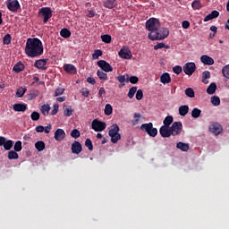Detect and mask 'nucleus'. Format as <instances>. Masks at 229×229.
<instances>
[{"label": "nucleus", "instance_id": "nucleus-1", "mask_svg": "<svg viewBox=\"0 0 229 229\" xmlns=\"http://www.w3.org/2000/svg\"><path fill=\"white\" fill-rule=\"evenodd\" d=\"M25 53L27 56H30V58H37L38 56L44 55V46L42 45V41L38 39V38H28Z\"/></svg>", "mask_w": 229, "mask_h": 229}, {"label": "nucleus", "instance_id": "nucleus-2", "mask_svg": "<svg viewBox=\"0 0 229 229\" xmlns=\"http://www.w3.org/2000/svg\"><path fill=\"white\" fill-rule=\"evenodd\" d=\"M169 37V29H157L155 32L148 33L149 40H164Z\"/></svg>", "mask_w": 229, "mask_h": 229}, {"label": "nucleus", "instance_id": "nucleus-3", "mask_svg": "<svg viewBox=\"0 0 229 229\" xmlns=\"http://www.w3.org/2000/svg\"><path fill=\"white\" fill-rule=\"evenodd\" d=\"M146 28L150 33H155L160 28V21L157 18H150L146 21Z\"/></svg>", "mask_w": 229, "mask_h": 229}, {"label": "nucleus", "instance_id": "nucleus-4", "mask_svg": "<svg viewBox=\"0 0 229 229\" xmlns=\"http://www.w3.org/2000/svg\"><path fill=\"white\" fill-rule=\"evenodd\" d=\"M38 17L43 19L44 24H47L49 19L53 17V11L49 7H43L38 11Z\"/></svg>", "mask_w": 229, "mask_h": 229}, {"label": "nucleus", "instance_id": "nucleus-5", "mask_svg": "<svg viewBox=\"0 0 229 229\" xmlns=\"http://www.w3.org/2000/svg\"><path fill=\"white\" fill-rule=\"evenodd\" d=\"M140 130H142L143 131H146V133H148L149 137H157V135H158V130L153 127V123H143L140 126Z\"/></svg>", "mask_w": 229, "mask_h": 229}, {"label": "nucleus", "instance_id": "nucleus-6", "mask_svg": "<svg viewBox=\"0 0 229 229\" xmlns=\"http://www.w3.org/2000/svg\"><path fill=\"white\" fill-rule=\"evenodd\" d=\"M91 128L94 130V131H103L104 130H106V123L95 119L91 123Z\"/></svg>", "mask_w": 229, "mask_h": 229}, {"label": "nucleus", "instance_id": "nucleus-7", "mask_svg": "<svg viewBox=\"0 0 229 229\" xmlns=\"http://www.w3.org/2000/svg\"><path fill=\"white\" fill-rule=\"evenodd\" d=\"M182 130H183V124H182V122H174L170 127V131L174 137L180 135V133H182Z\"/></svg>", "mask_w": 229, "mask_h": 229}, {"label": "nucleus", "instance_id": "nucleus-8", "mask_svg": "<svg viewBox=\"0 0 229 229\" xmlns=\"http://www.w3.org/2000/svg\"><path fill=\"white\" fill-rule=\"evenodd\" d=\"M209 131L214 135H220L223 132V125L217 122H212L209 126Z\"/></svg>", "mask_w": 229, "mask_h": 229}, {"label": "nucleus", "instance_id": "nucleus-9", "mask_svg": "<svg viewBox=\"0 0 229 229\" xmlns=\"http://www.w3.org/2000/svg\"><path fill=\"white\" fill-rule=\"evenodd\" d=\"M183 72L187 75V76H192V74H194V72H196V64L195 63H186L183 65Z\"/></svg>", "mask_w": 229, "mask_h": 229}, {"label": "nucleus", "instance_id": "nucleus-10", "mask_svg": "<svg viewBox=\"0 0 229 229\" xmlns=\"http://www.w3.org/2000/svg\"><path fill=\"white\" fill-rule=\"evenodd\" d=\"M0 146H4L5 151H10L13 148V140H6L5 137L0 136Z\"/></svg>", "mask_w": 229, "mask_h": 229}, {"label": "nucleus", "instance_id": "nucleus-11", "mask_svg": "<svg viewBox=\"0 0 229 229\" xmlns=\"http://www.w3.org/2000/svg\"><path fill=\"white\" fill-rule=\"evenodd\" d=\"M97 65H98L104 72H112L114 71V67L105 60L98 61Z\"/></svg>", "mask_w": 229, "mask_h": 229}, {"label": "nucleus", "instance_id": "nucleus-12", "mask_svg": "<svg viewBox=\"0 0 229 229\" xmlns=\"http://www.w3.org/2000/svg\"><path fill=\"white\" fill-rule=\"evenodd\" d=\"M159 133L163 139H167L173 135L171 132V127H167L165 125H162L159 129Z\"/></svg>", "mask_w": 229, "mask_h": 229}, {"label": "nucleus", "instance_id": "nucleus-13", "mask_svg": "<svg viewBox=\"0 0 229 229\" xmlns=\"http://www.w3.org/2000/svg\"><path fill=\"white\" fill-rule=\"evenodd\" d=\"M7 8L10 12H17L21 8V4H19V0H10L7 4Z\"/></svg>", "mask_w": 229, "mask_h": 229}, {"label": "nucleus", "instance_id": "nucleus-14", "mask_svg": "<svg viewBox=\"0 0 229 229\" xmlns=\"http://www.w3.org/2000/svg\"><path fill=\"white\" fill-rule=\"evenodd\" d=\"M46 65H47V59H38L34 63V67L40 69L41 71H46V69H47Z\"/></svg>", "mask_w": 229, "mask_h": 229}, {"label": "nucleus", "instance_id": "nucleus-15", "mask_svg": "<svg viewBox=\"0 0 229 229\" xmlns=\"http://www.w3.org/2000/svg\"><path fill=\"white\" fill-rule=\"evenodd\" d=\"M81 151H83L81 143H80V141H74L72 144V153H73V155H80Z\"/></svg>", "mask_w": 229, "mask_h": 229}, {"label": "nucleus", "instance_id": "nucleus-16", "mask_svg": "<svg viewBox=\"0 0 229 229\" xmlns=\"http://www.w3.org/2000/svg\"><path fill=\"white\" fill-rule=\"evenodd\" d=\"M54 139L57 140V142H62V140L65 139V131H64V129H57L55 132Z\"/></svg>", "mask_w": 229, "mask_h": 229}, {"label": "nucleus", "instance_id": "nucleus-17", "mask_svg": "<svg viewBox=\"0 0 229 229\" xmlns=\"http://www.w3.org/2000/svg\"><path fill=\"white\" fill-rule=\"evenodd\" d=\"M120 58H123V60H130L131 58V51L122 48L118 53Z\"/></svg>", "mask_w": 229, "mask_h": 229}, {"label": "nucleus", "instance_id": "nucleus-18", "mask_svg": "<svg viewBox=\"0 0 229 229\" xmlns=\"http://www.w3.org/2000/svg\"><path fill=\"white\" fill-rule=\"evenodd\" d=\"M200 62L204 64V65H214V58L207 55L200 56Z\"/></svg>", "mask_w": 229, "mask_h": 229}, {"label": "nucleus", "instance_id": "nucleus-19", "mask_svg": "<svg viewBox=\"0 0 229 229\" xmlns=\"http://www.w3.org/2000/svg\"><path fill=\"white\" fill-rule=\"evenodd\" d=\"M13 108L14 112H26V110H28V105L18 103V104H14L13 106Z\"/></svg>", "mask_w": 229, "mask_h": 229}, {"label": "nucleus", "instance_id": "nucleus-20", "mask_svg": "<svg viewBox=\"0 0 229 229\" xmlns=\"http://www.w3.org/2000/svg\"><path fill=\"white\" fill-rule=\"evenodd\" d=\"M103 5L105 8H108L109 10H112L117 6V2L115 0H104Z\"/></svg>", "mask_w": 229, "mask_h": 229}, {"label": "nucleus", "instance_id": "nucleus-21", "mask_svg": "<svg viewBox=\"0 0 229 229\" xmlns=\"http://www.w3.org/2000/svg\"><path fill=\"white\" fill-rule=\"evenodd\" d=\"M217 17H219V12L212 11L204 18V22H208V21H212V19H217Z\"/></svg>", "mask_w": 229, "mask_h": 229}, {"label": "nucleus", "instance_id": "nucleus-22", "mask_svg": "<svg viewBox=\"0 0 229 229\" xmlns=\"http://www.w3.org/2000/svg\"><path fill=\"white\" fill-rule=\"evenodd\" d=\"M64 71H65V72H68L69 74H76L77 72L76 66L72 64H64Z\"/></svg>", "mask_w": 229, "mask_h": 229}, {"label": "nucleus", "instance_id": "nucleus-23", "mask_svg": "<svg viewBox=\"0 0 229 229\" xmlns=\"http://www.w3.org/2000/svg\"><path fill=\"white\" fill-rule=\"evenodd\" d=\"M160 81L161 83H163L164 85H167L169 83H171V75H169L168 72H165L161 75L160 77Z\"/></svg>", "mask_w": 229, "mask_h": 229}, {"label": "nucleus", "instance_id": "nucleus-24", "mask_svg": "<svg viewBox=\"0 0 229 229\" xmlns=\"http://www.w3.org/2000/svg\"><path fill=\"white\" fill-rule=\"evenodd\" d=\"M39 94H40V91L37 89H31L27 95V98L29 101H32V99H36L37 98H38Z\"/></svg>", "mask_w": 229, "mask_h": 229}, {"label": "nucleus", "instance_id": "nucleus-25", "mask_svg": "<svg viewBox=\"0 0 229 229\" xmlns=\"http://www.w3.org/2000/svg\"><path fill=\"white\" fill-rule=\"evenodd\" d=\"M119 125H117V123L113 124L108 132L109 137H114V135L119 133Z\"/></svg>", "mask_w": 229, "mask_h": 229}, {"label": "nucleus", "instance_id": "nucleus-26", "mask_svg": "<svg viewBox=\"0 0 229 229\" xmlns=\"http://www.w3.org/2000/svg\"><path fill=\"white\" fill-rule=\"evenodd\" d=\"M13 71L14 72H22V71H24V64H22V62H18L13 68Z\"/></svg>", "mask_w": 229, "mask_h": 229}, {"label": "nucleus", "instance_id": "nucleus-27", "mask_svg": "<svg viewBox=\"0 0 229 229\" xmlns=\"http://www.w3.org/2000/svg\"><path fill=\"white\" fill-rule=\"evenodd\" d=\"M187 114H189V106H181L179 107V114L182 115V117H185Z\"/></svg>", "mask_w": 229, "mask_h": 229}, {"label": "nucleus", "instance_id": "nucleus-28", "mask_svg": "<svg viewBox=\"0 0 229 229\" xmlns=\"http://www.w3.org/2000/svg\"><path fill=\"white\" fill-rule=\"evenodd\" d=\"M176 148L177 149H181V151H189V144L187 143H183L182 141H179L177 144H176Z\"/></svg>", "mask_w": 229, "mask_h": 229}, {"label": "nucleus", "instance_id": "nucleus-29", "mask_svg": "<svg viewBox=\"0 0 229 229\" xmlns=\"http://www.w3.org/2000/svg\"><path fill=\"white\" fill-rule=\"evenodd\" d=\"M217 89V85L216 84V82H212L207 89V92L209 94V95H212V94H216V90Z\"/></svg>", "mask_w": 229, "mask_h": 229}, {"label": "nucleus", "instance_id": "nucleus-30", "mask_svg": "<svg viewBox=\"0 0 229 229\" xmlns=\"http://www.w3.org/2000/svg\"><path fill=\"white\" fill-rule=\"evenodd\" d=\"M9 160H17L19 158V154L15 150H10L7 155Z\"/></svg>", "mask_w": 229, "mask_h": 229}, {"label": "nucleus", "instance_id": "nucleus-31", "mask_svg": "<svg viewBox=\"0 0 229 229\" xmlns=\"http://www.w3.org/2000/svg\"><path fill=\"white\" fill-rule=\"evenodd\" d=\"M116 80L119 81V89H123L124 85H126L124 82L126 81L127 78L124 75H118L116 77Z\"/></svg>", "mask_w": 229, "mask_h": 229}, {"label": "nucleus", "instance_id": "nucleus-32", "mask_svg": "<svg viewBox=\"0 0 229 229\" xmlns=\"http://www.w3.org/2000/svg\"><path fill=\"white\" fill-rule=\"evenodd\" d=\"M208 80H210V72L208 71H205L202 72V83L205 85L208 84Z\"/></svg>", "mask_w": 229, "mask_h": 229}, {"label": "nucleus", "instance_id": "nucleus-33", "mask_svg": "<svg viewBox=\"0 0 229 229\" xmlns=\"http://www.w3.org/2000/svg\"><path fill=\"white\" fill-rule=\"evenodd\" d=\"M173 121H174V119L173 118V116L171 115H167L164 121H163V123L164 125L163 126H166L169 128V126H171V124H173Z\"/></svg>", "mask_w": 229, "mask_h": 229}, {"label": "nucleus", "instance_id": "nucleus-34", "mask_svg": "<svg viewBox=\"0 0 229 229\" xmlns=\"http://www.w3.org/2000/svg\"><path fill=\"white\" fill-rule=\"evenodd\" d=\"M35 148L38 151H44L46 149V143L42 140L37 141L35 143Z\"/></svg>", "mask_w": 229, "mask_h": 229}, {"label": "nucleus", "instance_id": "nucleus-35", "mask_svg": "<svg viewBox=\"0 0 229 229\" xmlns=\"http://www.w3.org/2000/svg\"><path fill=\"white\" fill-rule=\"evenodd\" d=\"M126 83H131V85H137L139 83V77L132 75L126 79Z\"/></svg>", "mask_w": 229, "mask_h": 229}, {"label": "nucleus", "instance_id": "nucleus-36", "mask_svg": "<svg viewBox=\"0 0 229 229\" xmlns=\"http://www.w3.org/2000/svg\"><path fill=\"white\" fill-rule=\"evenodd\" d=\"M191 7L193 10H201V8H203V4H201V1L194 0L191 4Z\"/></svg>", "mask_w": 229, "mask_h": 229}, {"label": "nucleus", "instance_id": "nucleus-37", "mask_svg": "<svg viewBox=\"0 0 229 229\" xmlns=\"http://www.w3.org/2000/svg\"><path fill=\"white\" fill-rule=\"evenodd\" d=\"M97 75L99 80H102V81H106V80H108V75L103 71L98 70L97 72Z\"/></svg>", "mask_w": 229, "mask_h": 229}, {"label": "nucleus", "instance_id": "nucleus-38", "mask_svg": "<svg viewBox=\"0 0 229 229\" xmlns=\"http://www.w3.org/2000/svg\"><path fill=\"white\" fill-rule=\"evenodd\" d=\"M60 35L61 37H63V38H69V37H71V30H69V29H62L60 30Z\"/></svg>", "mask_w": 229, "mask_h": 229}, {"label": "nucleus", "instance_id": "nucleus-39", "mask_svg": "<svg viewBox=\"0 0 229 229\" xmlns=\"http://www.w3.org/2000/svg\"><path fill=\"white\" fill-rule=\"evenodd\" d=\"M200 115H201V109L194 107L191 111V117H193V119H198V117H199Z\"/></svg>", "mask_w": 229, "mask_h": 229}, {"label": "nucleus", "instance_id": "nucleus-40", "mask_svg": "<svg viewBox=\"0 0 229 229\" xmlns=\"http://www.w3.org/2000/svg\"><path fill=\"white\" fill-rule=\"evenodd\" d=\"M49 110H51V106H49V105H43L40 108L41 114H43V115H49Z\"/></svg>", "mask_w": 229, "mask_h": 229}, {"label": "nucleus", "instance_id": "nucleus-41", "mask_svg": "<svg viewBox=\"0 0 229 229\" xmlns=\"http://www.w3.org/2000/svg\"><path fill=\"white\" fill-rule=\"evenodd\" d=\"M211 103L214 106H219L221 105V99L217 96L211 97Z\"/></svg>", "mask_w": 229, "mask_h": 229}, {"label": "nucleus", "instance_id": "nucleus-42", "mask_svg": "<svg viewBox=\"0 0 229 229\" xmlns=\"http://www.w3.org/2000/svg\"><path fill=\"white\" fill-rule=\"evenodd\" d=\"M134 119L131 120L132 125L136 126V124H139V122L140 121V117H142V114L135 113L133 114Z\"/></svg>", "mask_w": 229, "mask_h": 229}, {"label": "nucleus", "instance_id": "nucleus-43", "mask_svg": "<svg viewBox=\"0 0 229 229\" xmlns=\"http://www.w3.org/2000/svg\"><path fill=\"white\" fill-rule=\"evenodd\" d=\"M101 40L105 44H110V42H112V36H110L108 34H104L101 36Z\"/></svg>", "mask_w": 229, "mask_h": 229}, {"label": "nucleus", "instance_id": "nucleus-44", "mask_svg": "<svg viewBox=\"0 0 229 229\" xmlns=\"http://www.w3.org/2000/svg\"><path fill=\"white\" fill-rule=\"evenodd\" d=\"M28 89L26 88H19L16 91V98H22Z\"/></svg>", "mask_w": 229, "mask_h": 229}, {"label": "nucleus", "instance_id": "nucleus-45", "mask_svg": "<svg viewBox=\"0 0 229 229\" xmlns=\"http://www.w3.org/2000/svg\"><path fill=\"white\" fill-rule=\"evenodd\" d=\"M14 151L18 152L22 151V141L17 140L13 146Z\"/></svg>", "mask_w": 229, "mask_h": 229}, {"label": "nucleus", "instance_id": "nucleus-46", "mask_svg": "<svg viewBox=\"0 0 229 229\" xmlns=\"http://www.w3.org/2000/svg\"><path fill=\"white\" fill-rule=\"evenodd\" d=\"M3 44H4V46L12 44V35L6 34L3 38Z\"/></svg>", "mask_w": 229, "mask_h": 229}, {"label": "nucleus", "instance_id": "nucleus-47", "mask_svg": "<svg viewBox=\"0 0 229 229\" xmlns=\"http://www.w3.org/2000/svg\"><path fill=\"white\" fill-rule=\"evenodd\" d=\"M222 74L224 78H226L227 80H229V64L223 67Z\"/></svg>", "mask_w": 229, "mask_h": 229}, {"label": "nucleus", "instance_id": "nucleus-48", "mask_svg": "<svg viewBox=\"0 0 229 229\" xmlns=\"http://www.w3.org/2000/svg\"><path fill=\"white\" fill-rule=\"evenodd\" d=\"M74 110H72V108L71 107H64V115H65V117H71V115H72Z\"/></svg>", "mask_w": 229, "mask_h": 229}, {"label": "nucleus", "instance_id": "nucleus-49", "mask_svg": "<svg viewBox=\"0 0 229 229\" xmlns=\"http://www.w3.org/2000/svg\"><path fill=\"white\" fill-rule=\"evenodd\" d=\"M65 92L64 88H57L54 93V98H58V96H62Z\"/></svg>", "mask_w": 229, "mask_h": 229}, {"label": "nucleus", "instance_id": "nucleus-50", "mask_svg": "<svg viewBox=\"0 0 229 229\" xmlns=\"http://www.w3.org/2000/svg\"><path fill=\"white\" fill-rule=\"evenodd\" d=\"M137 92V87L133 86L129 89L128 92V98L130 99H133V96H135V93Z\"/></svg>", "mask_w": 229, "mask_h": 229}, {"label": "nucleus", "instance_id": "nucleus-51", "mask_svg": "<svg viewBox=\"0 0 229 229\" xmlns=\"http://www.w3.org/2000/svg\"><path fill=\"white\" fill-rule=\"evenodd\" d=\"M105 114L106 115H112V112H113V107L112 105L110 104H106L105 106Z\"/></svg>", "mask_w": 229, "mask_h": 229}, {"label": "nucleus", "instance_id": "nucleus-52", "mask_svg": "<svg viewBox=\"0 0 229 229\" xmlns=\"http://www.w3.org/2000/svg\"><path fill=\"white\" fill-rule=\"evenodd\" d=\"M99 56H103V51L99 49L95 50L94 54L92 55L93 60H98Z\"/></svg>", "mask_w": 229, "mask_h": 229}, {"label": "nucleus", "instance_id": "nucleus-53", "mask_svg": "<svg viewBox=\"0 0 229 229\" xmlns=\"http://www.w3.org/2000/svg\"><path fill=\"white\" fill-rule=\"evenodd\" d=\"M184 92L188 98H195L194 89H192V88L186 89Z\"/></svg>", "mask_w": 229, "mask_h": 229}, {"label": "nucleus", "instance_id": "nucleus-54", "mask_svg": "<svg viewBox=\"0 0 229 229\" xmlns=\"http://www.w3.org/2000/svg\"><path fill=\"white\" fill-rule=\"evenodd\" d=\"M81 133L80 132V131L78 129H73L71 132V137H72V139H79V137H81Z\"/></svg>", "mask_w": 229, "mask_h": 229}, {"label": "nucleus", "instance_id": "nucleus-55", "mask_svg": "<svg viewBox=\"0 0 229 229\" xmlns=\"http://www.w3.org/2000/svg\"><path fill=\"white\" fill-rule=\"evenodd\" d=\"M121 140V134L118 132L116 135L111 136V142L113 144H117Z\"/></svg>", "mask_w": 229, "mask_h": 229}, {"label": "nucleus", "instance_id": "nucleus-56", "mask_svg": "<svg viewBox=\"0 0 229 229\" xmlns=\"http://www.w3.org/2000/svg\"><path fill=\"white\" fill-rule=\"evenodd\" d=\"M85 146L89 151H92L94 149V145L92 144V140L90 139L86 140Z\"/></svg>", "mask_w": 229, "mask_h": 229}, {"label": "nucleus", "instance_id": "nucleus-57", "mask_svg": "<svg viewBox=\"0 0 229 229\" xmlns=\"http://www.w3.org/2000/svg\"><path fill=\"white\" fill-rule=\"evenodd\" d=\"M164 47H165L166 49H169V46L165 47V43H157L155 47H154V50L155 51H158V49H164Z\"/></svg>", "mask_w": 229, "mask_h": 229}, {"label": "nucleus", "instance_id": "nucleus-58", "mask_svg": "<svg viewBox=\"0 0 229 229\" xmlns=\"http://www.w3.org/2000/svg\"><path fill=\"white\" fill-rule=\"evenodd\" d=\"M30 119L33 121H38V119H40V114L37 111L32 112L30 114Z\"/></svg>", "mask_w": 229, "mask_h": 229}, {"label": "nucleus", "instance_id": "nucleus-59", "mask_svg": "<svg viewBox=\"0 0 229 229\" xmlns=\"http://www.w3.org/2000/svg\"><path fill=\"white\" fill-rule=\"evenodd\" d=\"M142 98H144V93L142 92V89L136 90V99L138 101H140V99H142Z\"/></svg>", "mask_w": 229, "mask_h": 229}, {"label": "nucleus", "instance_id": "nucleus-60", "mask_svg": "<svg viewBox=\"0 0 229 229\" xmlns=\"http://www.w3.org/2000/svg\"><path fill=\"white\" fill-rule=\"evenodd\" d=\"M58 108H60V106H58V104H55L54 108L51 111V115H56L58 114Z\"/></svg>", "mask_w": 229, "mask_h": 229}, {"label": "nucleus", "instance_id": "nucleus-61", "mask_svg": "<svg viewBox=\"0 0 229 229\" xmlns=\"http://www.w3.org/2000/svg\"><path fill=\"white\" fill-rule=\"evenodd\" d=\"M182 69V66L180 65H177V66H174L173 68V72L175 73V74H181Z\"/></svg>", "mask_w": 229, "mask_h": 229}, {"label": "nucleus", "instance_id": "nucleus-62", "mask_svg": "<svg viewBox=\"0 0 229 229\" xmlns=\"http://www.w3.org/2000/svg\"><path fill=\"white\" fill-rule=\"evenodd\" d=\"M182 26L184 30H189L191 28V22L189 21H183Z\"/></svg>", "mask_w": 229, "mask_h": 229}, {"label": "nucleus", "instance_id": "nucleus-63", "mask_svg": "<svg viewBox=\"0 0 229 229\" xmlns=\"http://www.w3.org/2000/svg\"><path fill=\"white\" fill-rule=\"evenodd\" d=\"M44 130H45V127L42 126V125H39V126H37V127H36V131H37L38 133H42V132H44Z\"/></svg>", "mask_w": 229, "mask_h": 229}, {"label": "nucleus", "instance_id": "nucleus-64", "mask_svg": "<svg viewBox=\"0 0 229 229\" xmlns=\"http://www.w3.org/2000/svg\"><path fill=\"white\" fill-rule=\"evenodd\" d=\"M87 16L89 17V19H92V17L96 16V13L92 10H89V11H88Z\"/></svg>", "mask_w": 229, "mask_h": 229}]
</instances>
